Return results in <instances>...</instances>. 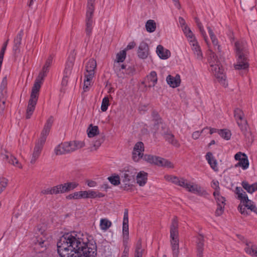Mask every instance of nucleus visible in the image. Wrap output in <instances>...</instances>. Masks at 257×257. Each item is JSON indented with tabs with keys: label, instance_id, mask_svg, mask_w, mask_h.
I'll list each match as a JSON object with an SVG mask.
<instances>
[{
	"label": "nucleus",
	"instance_id": "nucleus-1",
	"mask_svg": "<svg viewBox=\"0 0 257 257\" xmlns=\"http://www.w3.org/2000/svg\"><path fill=\"white\" fill-rule=\"evenodd\" d=\"M57 251L60 257H95L97 246L95 241H84L75 232L66 233L57 242Z\"/></svg>",
	"mask_w": 257,
	"mask_h": 257
},
{
	"label": "nucleus",
	"instance_id": "nucleus-2",
	"mask_svg": "<svg viewBox=\"0 0 257 257\" xmlns=\"http://www.w3.org/2000/svg\"><path fill=\"white\" fill-rule=\"evenodd\" d=\"M236 62L234 64L236 70H248L249 64V52L246 44L243 41H237L235 43Z\"/></svg>",
	"mask_w": 257,
	"mask_h": 257
},
{
	"label": "nucleus",
	"instance_id": "nucleus-3",
	"mask_svg": "<svg viewBox=\"0 0 257 257\" xmlns=\"http://www.w3.org/2000/svg\"><path fill=\"white\" fill-rule=\"evenodd\" d=\"M243 116L244 113L241 109L237 108L234 110V117L241 132L246 138V141H252V134L249 130L247 120L243 118Z\"/></svg>",
	"mask_w": 257,
	"mask_h": 257
},
{
	"label": "nucleus",
	"instance_id": "nucleus-4",
	"mask_svg": "<svg viewBox=\"0 0 257 257\" xmlns=\"http://www.w3.org/2000/svg\"><path fill=\"white\" fill-rule=\"evenodd\" d=\"M178 220L177 216H174L170 226V237L173 256L179 255Z\"/></svg>",
	"mask_w": 257,
	"mask_h": 257
},
{
	"label": "nucleus",
	"instance_id": "nucleus-5",
	"mask_svg": "<svg viewBox=\"0 0 257 257\" xmlns=\"http://www.w3.org/2000/svg\"><path fill=\"white\" fill-rule=\"evenodd\" d=\"M36 231L37 234H40L41 236L38 235L36 236V239L34 241L35 243L34 249L36 253H42L47 249V247L49 245V241L45 236V229L40 225H38Z\"/></svg>",
	"mask_w": 257,
	"mask_h": 257
},
{
	"label": "nucleus",
	"instance_id": "nucleus-6",
	"mask_svg": "<svg viewBox=\"0 0 257 257\" xmlns=\"http://www.w3.org/2000/svg\"><path fill=\"white\" fill-rule=\"evenodd\" d=\"M96 65V61L93 59H89L86 64V72L84 74L85 79L83 87L84 91H87L89 90V86L90 85L91 81L94 76Z\"/></svg>",
	"mask_w": 257,
	"mask_h": 257
},
{
	"label": "nucleus",
	"instance_id": "nucleus-7",
	"mask_svg": "<svg viewBox=\"0 0 257 257\" xmlns=\"http://www.w3.org/2000/svg\"><path fill=\"white\" fill-rule=\"evenodd\" d=\"M39 85H35V86H33L31 93L30 99L28 102L27 109L26 114V118L27 119H29L31 117L35 110L39 97Z\"/></svg>",
	"mask_w": 257,
	"mask_h": 257
},
{
	"label": "nucleus",
	"instance_id": "nucleus-8",
	"mask_svg": "<svg viewBox=\"0 0 257 257\" xmlns=\"http://www.w3.org/2000/svg\"><path fill=\"white\" fill-rule=\"evenodd\" d=\"M210 71L215 76L218 81L223 85H226V77L223 73V69L220 65V62L214 63L211 62Z\"/></svg>",
	"mask_w": 257,
	"mask_h": 257
},
{
	"label": "nucleus",
	"instance_id": "nucleus-9",
	"mask_svg": "<svg viewBox=\"0 0 257 257\" xmlns=\"http://www.w3.org/2000/svg\"><path fill=\"white\" fill-rule=\"evenodd\" d=\"M143 160L148 163L160 167H172V164L170 161L160 157L146 154L143 157Z\"/></svg>",
	"mask_w": 257,
	"mask_h": 257
},
{
	"label": "nucleus",
	"instance_id": "nucleus-10",
	"mask_svg": "<svg viewBox=\"0 0 257 257\" xmlns=\"http://www.w3.org/2000/svg\"><path fill=\"white\" fill-rule=\"evenodd\" d=\"M137 172L136 170L131 166L126 167L120 171L119 174L123 183H131L135 180Z\"/></svg>",
	"mask_w": 257,
	"mask_h": 257
},
{
	"label": "nucleus",
	"instance_id": "nucleus-11",
	"mask_svg": "<svg viewBox=\"0 0 257 257\" xmlns=\"http://www.w3.org/2000/svg\"><path fill=\"white\" fill-rule=\"evenodd\" d=\"M234 159L238 162L235 165V167H241L243 170H246L248 168L249 161L247 155L241 152L237 153L234 155Z\"/></svg>",
	"mask_w": 257,
	"mask_h": 257
},
{
	"label": "nucleus",
	"instance_id": "nucleus-12",
	"mask_svg": "<svg viewBox=\"0 0 257 257\" xmlns=\"http://www.w3.org/2000/svg\"><path fill=\"white\" fill-rule=\"evenodd\" d=\"M144 151V145L142 142H137L134 147L132 153V158L134 161L137 162L144 156L143 152Z\"/></svg>",
	"mask_w": 257,
	"mask_h": 257
},
{
	"label": "nucleus",
	"instance_id": "nucleus-13",
	"mask_svg": "<svg viewBox=\"0 0 257 257\" xmlns=\"http://www.w3.org/2000/svg\"><path fill=\"white\" fill-rule=\"evenodd\" d=\"M54 119L53 116H50L48 118L41 133V137L38 140L39 141H40L42 143H45L47 137L49 134L50 130L54 122Z\"/></svg>",
	"mask_w": 257,
	"mask_h": 257
},
{
	"label": "nucleus",
	"instance_id": "nucleus-14",
	"mask_svg": "<svg viewBox=\"0 0 257 257\" xmlns=\"http://www.w3.org/2000/svg\"><path fill=\"white\" fill-rule=\"evenodd\" d=\"M238 238L245 243L246 247L244 250L249 255L257 256V246L254 245L251 242L247 241L243 236L238 235Z\"/></svg>",
	"mask_w": 257,
	"mask_h": 257
},
{
	"label": "nucleus",
	"instance_id": "nucleus-15",
	"mask_svg": "<svg viewBox=\"0 0 257 257\" xmlns=\"http://www.w3.org/2000/svg\"><path fill=\"white\" fill-rule=\"evenodd\" d=\"M164 131H161L160 133L163 136L165 141L174 146L179 148L180 144L178 141L175 139L174 136L171 133L168 128H164Z\"/></svg>",
	"mask_w": 257,
	"mask_h": 257
},
{
	"label": "nucleus",
	"instance_id": "nucleus-16",
	"mask_svg": "<svg viewBox=\"0 0 257 257\" xmlns=\"http://www.w3.org/2000/svg\"><path fill=\"white\" fill-rule=\"evenodd\" d=\"M241 203H242L243 205H241L240 204L238 206V209L239 210V212L241 214H244L245 215H248L250 214V211H247L246 209V208H247V209L250 210V211H253V210L251 209V207H250V206H255L253 202L249 200L248 198V200L242 199L240 201Z\"/></svg>",
	"mask_w": 257,
	"mask_h": 257
},
{
	"label": "nucleus",
	"instance_id": "nucleus-17",
	"mask_svg": "<svg viewBox=\"0 0 257 257\" xmlns=\"http://www.w3.org/2000/svg\"><path fill=\"white\" fill-rule=\"evenodd\" d=\"M149 55V47L148 44L142 41L139 46L138 50V56L140 58L146 59Z\"/></svg>",
	"mask_w": 257,
	"mask_h": 257
},
{
	"label": "nucleus",
	"instance_id": "nucleus-18",
	"mask_svg": "<svg viewBox=\"0 0 257 257\" xmlns=\"http://www.w3.org/2000/svg\"><path fill=\"white\" fill-rule=\"evenodd\" d=\"M44 144L45 143H42L39 140L36 143L34 149V152L30 162L31 164H34L36 162V160L39 157Z\"/></svg>",
	"mask_w": 257,
	"mask_h": 257
},
{
	"label": "nucleus",
	"instance_id": "nucleus-19",
	"mask_svg": "<svg viewBox=\"0 0 257 257\" xmlns=\"http://www.w3.org/2000/svg\"><path fill=\"white\" fill-rule=\"evenodd\" d=\"M135 256L142 257L146 254L145 246L142 245V239L139 238L135 246Z\"/></svg>",
	"mask_w": 257,
	"mask_h": 257
},
{
	"label": "nucleus",
	"instance_id": "nucleus-20",
	"mask_svg": "<svg viewBox=\"0 0 257 257\" xmlns=\"http://www.w3.org/2000/svg\"><path fill=\"white\" fill-rule=\"evenodd\" d=\"M167 83L172 87L176 88L180 86L181 83L180 76L177 74L175 77L169 75L166 78Z\"/></svg>",
	"mask_w": 257,
	"mask_h": 257
},
{
	"label": "nucleus",
	"instance_id": "nucleus-21",
	"mask_svg": "<svg viewBox=\"0 0 257 257\" xmlns=\"http://www.w3.org/2000/svg\"><path fill=\"white\" fill-rule=\"evenodd\" d=\"M49 68L48 67L45 66H43L41 71L39 73L38 77L35 80V83L33 86L35 85H38L40 86V89L41 88V84L42 83V81L44 80V78L47 76Z\"/></svg>",
	"mask_w": 257,
	"mask_h": 257
},
{
	"label": "nucleus",
	"instance_id": "nucleus-22",
	"mask_svg": "<svg viewBox=\"0 0 257 257\" xmlns=\"http://www.w3.org/2000/svg\"><path fill=\"white\" fill-rule=\"evenodd\" d=\"M156 52L161 59H167L171 56L170 51L169 50L164 48L163 46L161 45L157 46Z\"/></svg>",
	"mask_w": 257,
	"mask_h": 257
},
{
	"label": "nucleus",
	"instance_id": "nucleus-23",
	"mask_svg": "<svg viewBox=\"0 0 257 257\" xmlns=\"http://www.w3.org/2000/svg\"><path fill=\"white\" fill-rule=\"evenodd\" d=\"M204 242V236L201 234H199L197 237L196 241L197 256L199 257H201L203 255Z\"/></svg>",
	"mask_w": 257,
	"mask_h": 257
},
{
	"label": "nucleus",
	"instance_id": "nucleus-24",
	"mask_svg": "<svg viewBox=\"0 0 257 257\" xmlns=\"http://www.w3.org/2000/svg\"><path fill=\"white\" fill-rule=\"evenodd\" d=\"M23 35V31L21 30L19 33L17 34L16 37L15 38L14 41V46L13 50L16 54L20 52V47L21 44V41L22 37Z\"/></svg>",
	"mask_w": 257,
	"mask_h": 257
},
{
	"label": "nucleus",
	"instance_id": "nucleus-25",
	"mask_svg": "<svg viewBox=\"0 0 257 257\" xmlns=\"http://www.w3.org/2000/svg\"><path fill=\"white\" fill-rule=\"evenodd\" d=\"M205 157L211 168L214 171L217 172L218 171V168L217 167V162L216 160L213 157L212 153L208 152L206 154Z\"/></svg>",
	"mask_w": 257,
	"mask_h": 257
},
{
	"label": "nucleus",
	"instance_id": "nucleus-26",
	"mask_svg": "<svg viewBox=\"0 0 257 257\" xmlns=\"http://www.w3.org/2000/svg\"><path fill=\"white\" fill-rule=\"evenodd\" d=\"M137 182L141 186H144L148 180V173L141 171L137 175Z\"/></svg>",
	"mask_w": 257,
	"mask_h": 257
},
{
	"label": "nucleus",
	"instance_id": "nucleus-27",
	"mask_svg": "<svg viewBox=\"0 0 257 257\" xmlns=\"http://www.w3.org/2000/svg\"><path fill=\"white\" fill-rule=\"evenodd\" d=\"M242 187L249 193L252 194L257 191V182L250 185L247 181H243L241 182Z\"/></svg>",
	"mask_w": 257,
	"mask_h": 257
},
{
	"label": "nucleus",
	"instance_id": "nucleus-28",
	"mask_svg": "<svg viewBox=\"0 0 257 257\" xmlns=\"http://www.w3.org/2000/svg\"><path fill=\"white\" fill-rule=\"evenodd\" d=\"M147 79L149 83L148 85L149 87L155 86L158 81L157 73L154 71H152L150 74L147 76Z\"/></svg>",
	"mask_w": 257,
	"mask_h": 257
},
{
	"label": "nucleus",
	"instance_id": "nucleus-29",
	"mask_svg": "<svg viewBox=\"0 0 257 257\" xmlns=\"http://www.w3.org/2000/svg\"><path fill=\"white\" fill-rule=\"evenodd\" d=\"M4 159L7 161L9 163L12 164L15 166H17L20 168H22L21 165L20 164L19 161L14 156L11 154L5 155Z\"/></svg>",
	"mask_w": 257,
	"mask_h": 257
},
{
	"label": "nucleus",
	"instance_id": "nucleus-30",
	"mask_svg": "<svg viewBox=\"0 0 257 257\" xmlns=\"http://www.w3.org/2000/svg\"><path fill=\"white\" fill-rule=\"evenodd\" d=\"M254 0H240V5L243 11L251 10L254 7Z\"/></svg>",
	"mask_w": 257,
	"mask_h": 257
},
{
	"label": "nucleus",
	"instance_id": "nucleus-31",
	"mask_svg": "<svg viewBox=\"0 0 257 257\" xmlns=\"http://www.w3.org/2000/svg\"><path fill=\"white\" fill-rule=\"evenodd\" d=\"M235 193L237 195V199L240 201L242 199L248 200L247 195L241 187H236L235 189Z\"/></svg>",
	"mask_w": 257,
	"mask_h": 257
},
{
	"label": "nucleus",
	"instance_id": "nucleus-32",
	"mask_svg": "<svg viewBox=\"0 0 257 257\" xmlns=\"http://www.w3.org/2000/svg\"><path fill=\"white\" fill-rule=\"evenodd\" d=\"M73 60H68L65 65L64 70V75L69 77L71 75V71L73 67Z\"/></svg>",
	"mask_w": 257,
	"mask_h": 257
},
{
	"label": "nucleus",
	"instance_id": "nucleus-33",
	"mask_svg": "<svg viewBox=\"0 0 257 257\" xmlns=\"http://www.w3.org/2000/svg\"><path fill=\"white\" fill-rule=\"evenodd\" d=\"M99 134L98 127L96 125L93 126L90 124L87 129V135L88 137L92 138Z\"/></svg>",
	"mask_w": 257,
	"mask_h": 257
},
{
	"label": "nucleus",
	"instance_id": "nucleus-34",
	"mask_svg": "<svg viewBox=\"0 0 257 257\" xmlns=\"http://www.w3.org/2000/svg\"><path fill=\"white\" fill-rule=\"evenodd\" d=\"M94 11V5H87V12L85 21H93L92 17Z\"/></svg>",
	"mask_w": 257,
	"mask_h": 257
},
{
	"label": "nucleus",
	"instance_id": "nucleus-35",
	"mask_svg": "<svg viewBox=\"0 0 257 257\" xmlns=\"http://www.w3.org/2000/svg\"><path fill=\"white\" fill-rule=\"evenodd\" d=\"M146 28L149 33L154 32L156 30V24L154 20H149L146 24Z\"/></svg>",
	"mask_w": 257,
	"mask_h": 257
},
{
	"label": "nucleus",
	"instance_id": "nucleus-36",
	"mask_svg": "<svg viewBox=\"0 0 257 257\" xmlns=\"http://www.w3.org/2000/svg\"><path fill=\"white\" fill-rule=\"evenodd\" d=\"M218 134L226 140H230L231 136V132L227 129H222L218 131Z\"/></svg>",
	"mask_w": 257,
	"mask_h": 257
},
{
	"label": "nucleus",
	"instance_id": "nucleus-37",
	"mask_svg": "<svg viewBox=\"0 0 257 257\" xmlns=\"http://www.w3.org/2000/svg\"><path fill=\"white\" fill-rule=\"evenodd\" d=\"M116 67L115 71L117 73V76L119 78H123L125 77L124 72L123 71L124 70L125 71L126 68V65L125 64H121L120 66Z\"/></svg>",
	"mask_w": 257,
	"mask_h": 257
},
{
	"label": "nucleus",
	"instance_id": "nucleus-38",
	"mask_svg": "<svg viewBox=\"0 0 257 257\" xmlns=\"http://www.w3.org/2000/svg\"><path fill=\"white\" fill-rule=\"evenodd\" d=\"M54 151L56 155H61L67 154L66 150L64 146V143L58 145L55 148Z\"/></svg>",
	"mask_w": 257,
	"mask_h": 257
},
{
	"label": "nucleus",
	"instance_id": "nucleus-39",
	"mask_svg": "<svg viewBox=\"0 0 257 257\" xmlns=\"http://www.w3.org/2000/svg\"><path fill=\"white\" fill-rule=\"evenodd\" d=\"M104 139L103 137H101L98 140H96L92 147L90 148V151L93 152L96 151L98 148L101 146V144L104 142Z\"/></svg>",
	"mask_w": 257,
	"mask_h": 257
},
{
	"label": "nucleus",
	"instance_id": "nucleus-40",
	"mask_svg": "<svg viewBox=\"0 0 257 257\" xmlns=\"http://www.w3.org/2000/svg\"><path fill=\"white\" fill-rule=\"evenodd\" d=\"M111 225V222L107 219H101L100 220V226L101 229L106 230Z\"/></svg>",
	"mask_w": 257,
	"mask_h": 257
},
{
	"label": "nucleus",
	"instance_id": "nucleus-41",
	"mask_svg": "<svg viewBox=\"0 0 257 257\" xmlns=\"http://www.w3.org/2000/svg\"><path fill=\"white\" fill-rule=\"evenodd\" d=\"M126 57V51L123 50L120 51L116 55V63H119L124 61Z\"/></svg>",
	"mask_w": 257,
	"mask_h": 257
},
{
	"label": "nucleus",
	"instance_id": "nucleus-42",
	"mask_svg": "<svg viewBox=\"0 0 257 257\" xmlns=\"http://www.w3.org/2000/svg\"><path fill=\"white\" fill-rule=\"evenodd\" d=\"M86 22V28L85 32L87 36L90 37L91 34L92 30V25H93V21H85Z\"/></svg>",
	"mask_w": 257,
	"mask_h": 257
},
{
	"label": "nucleus",
	"instance_id": "nucleus-43",
	"mask_svg": "<svg viewBox=\"0 0 257 257\" xmlns=\"http://www.w3.org/2000/svg\"><path fill=\"white\" fill-rule=\"evenodd\" d=\"M109 105V98L108 97H104L102 101L101 105V110L103 112H105L107 110L108 106Z\"/></svg>",
	"mask_w": 257,
	"mask_h": 257
},
{
	"label": "nucleus",
	"instance_id": "nucleus-44",
	"mask_svg": "<svg viewBox=\"0 0 257 257\" xmlns=\"http://www.w3.org/2000/svg\"><path fill=\"white\" fill-rule=\"evenodd\" d=\"M108 180L113 185L117 186L120 184V176L118 175L109 177Z\"/></svg>",
	"mask_w": 257,
	"mask_h": 257
},
{
	"label": "nucleus",
	"instance_id": "nucleus-45",
	"mask_svg": "<svg viewBox=\"0 0 257 257\" xmlns=\"http://www.w3.org/2000/svg\"><path fill=\"white\" fill-rule=\"evenodd\" d=\"M64 146L66 150L67 154L75 151L74 147H73L72 141L69 142H64Z\"/></svg>",
	"mask_w": 257,
	"mask_h": 257
},
{
	"label": "nucleus",
	"instance_id": "nucleus-46",
	"mask_svg": "<svg viewBox=\"0 0 257 257\" xmlns=\"http://www.w3.org/2000/svg\"><path fill=\"white\" fill-rule=\"evenodd\" d=\"M7 85V78L6 77H5L1 83V86H0V91L2 95H4V94L6 93V87Z\"/></svg>",
	"mask_w": 257,
	"mask_h": 257
},
{
	"label": "nucleus",
	"instance_id": "nucleus-47",
	"mask_svg": "<svg viewBox=\"0 0 257 257\" xmlns=\"http://www.w3.org/2000/svg\"><path fill=\"white\" fill-rule=\"evenodd\" d=\"M65 185L67 192L74 189L78 185V184L75 182H67L65 183Z\"/></svg>",
	"mask_w": 257,
	"mask_h": 257
},
{
	"label": "nucleus",
	"instance_id": "nucleus-48",
	"mask_svg": "<svg viewBox=\"0 0 257 257\" xmlns=\"http://www.w3.org/2000/svg\"><path fill=\"white\" fill-rule=\"evenodd\" d=\"M208 61L209 64H211V61L214 62V63H218L219 62L216 54L212 51L210 52L209 55Z\"/></svg>",
	"mask_w": 257,
	"mask_h": 257
},
{
	"label": "nucleus",
	"instance_id": "nucleus-49",
	"mask_svg": "<svg viewBox=\"0 0 257 257\" xmlns=\"http://www.w3.org/2000/svg\"><path fill=\"white\" fill-rule=\"evenodd\" d=\"M73 147H74L75 150L80 149L84 147L85 143L82 141H72Z\"/></svg>",
	"mask_w": 257,
	"mask_h": 257
},
{
	"label": "nucleus",
	"instance_id": "nucleus-50",
	"mask_svg": "<svg viewBox=\"0 0 257 257\" xmlns=\"http://www.w3.org/2000/svg\"><path fill=\"white\" fill-rule=\"evenodd\" d=\"M56 186L57 188H58L57 190L58 194H63L65 192H67V189L66 188L65 183L59 184L56 185Z\"/></svg>",
	"mask_w": 257,
	"mask_h": 257
},
{
	"label": "nucleus",
	"instance_id": "nucleus-51",
	"mask_svg": "<svg viewBox=\"0 0 257 257\" xmlns=\"http://www.w3.org/2000/svg\"><path fill=\"white\" fill-rule=\"evenodd\" d=\"M8 184L7 180L5 178H0V194L6 188Z\"/></svg>",
	"mask_w": 257,
	"mask_h": 257
},
{
	"label": "nucleus",
	"instance_id": "nucleus-52",
	"mask_svg": "<svg viewBox=\"0 0 257 257\" xmlns=\"http://www.w3.org/2000/svg\"><path fill=\"white\" fill-rule=\"evenodd\" d=\"M128 225V209H125L123 219V226Z\"/></svg>",
	"mask_w": 257,
	"mask_h": 257
},
{
	"label": "nucleus",
	"instance_id": "nucleus-53",
	"mask_svg": "<svg viewBox=\"0 0 257 257\" xmlns=\"http://www.w3.org/2000/svg\"><path fill=\"white\" fill-rule=\"evenodd\" d=\"M136 71V69L133 66H129L125 70V71H124L125 74L128 75H133L135 73Z\"/></svg>",
	"mask_w": 257,
	"mask_h": 257
},
{
	"label": "nucleus",
	"instance_id": "nucleus-54",
	"mask_svg": "<svg viewBox=\"0 0 257 257\" xmlns=\"http://www.w3.org/2000/svg\"><path fill=\"white\" fill-rule=\"evenodd\" d=\"M198 28L199 29V30H200V32L201 34V35H202V36L204 38V40L207 42V36L206 35V33H205V32L203 28V26L201 24V23H198V24L197 25Z\"/></svg>",
	"mask_w": 257,
	"mask_h": 257
},
{
	"label": "nucleus",
	"instance_id": "nucleus-55",
	"mask_svg": "<svg viewBox=\"0 0 257 257\" xmlns=\"http://www.w3.org/2000/svg\"><path fill=\"white\" fill-rule=\"evenodd\" d=\"M194 193L197 194L199 195H203L206 194V191L203 190L200 186H198L195 189Z\"/></svg>",
	"mask_w": 257,
	"mask_h": 257
},
{
	"label": "nucleus",
	"instance_id": "nucleus-56",
	"mask_svg": "<svg viewBox=\"0 0 257 257\" xmlns=\"http://www.w3.org/2000/svg\"><path fill=\"white\" fill-rule=\"evenodd\" d=\"M190 42L192 43V49L193 51V53L196 52L198 49H200L199 46L198 45V43L196 41H193L192 40H190Z\"/></svg>",
	"mask_w": 257,
	"mask_h": 257
},
{
	"label": "nucleus",
	"instance_id": "nucleus-57",
	"mask_svg": "<svg viewBox=\"0 0 257 257\" xmlns=\"http://www.w3.org/2000/svg\"><path fill=\"white\" fill-rule=\"evenodd\" d=\"M178 185L183 187L186 189L188 188L189 183H188L186 180L183 178H181L179 182Z\"/></svg>",
	"mask_w": 257,
	"mask_h": 257
},
{
	"label": "nucleus",
	"instance_id": "nucleus-58",
	"mask_svg": "<svg viewBox=\"0 0 257 257\" xmlns=\"http://www.w3.org/2000/svg\"><path fill=\"white\" fill-rule=\"evenodd\" d=\"M53 63V57L50 55L46 60L44 66L50 68Z\"/></svg>",
	"mask_w": 257,
	"mask_h": 257
},
{
	"label": "nucleus",
	"instance_id": "nucleus-59",
	"mask_svg": "<svg viewBox=\"0 0 257 257\" xmlns=\"http://www.w3.org/2000/svg\"><path fill=\"white\" fill-rule=\"evenodd\" d=\"M215 199L216 200V201H217V205H219V204H223L225 205V202L226 201L225 200V198L221 196H219V197H217V198H215Z\"/></svg>",
	"mask_w": 257,
	"mask_h": 257
},
{
	"label": "nucleus",
	"instance_id": "nucleus-60",
	"mask_svg": "<svg viewBox=\"0 0 257 257\" xmlns=\"http://www.w3.org/2000/svg\"><path fill=\"white\" fill-rule=\"evenodd\" d=\"M195 57L198 60H201L203 58L202 53L200 49H198L194 53Z\"/></svg>",
	"mask_w": 257,
	"mask_h": 257
},
{
	"label": "nucleus",
	"instance_id": "nucleus-61",
	"mask_svg": "<svg viewBox=\"0 0 257 257\" xmlns=\"http://www.w3.org/2000/svg\"><path fill=\"white\" fill-rule=\"evenodd\" d=\"M197 186L198 185L196 184L191 185L190 184H189L188 188H187V189L188 190V191L194 193Z\"/></svg>",
	"mask_w": 257,
	"mask_h": 257
},
{
	"label": "nucleus",
	"instance_id": "nucleus-62",
	"mask_svg": "<svg viewBox=\"0 0 257 257\" xmlns=\"http://www.w3.org/2000/svg\"><path fill=\"white\" fill-rule=\"evenodd\" d=\"M132 187H133V185H132L131 184V183L125 182V183H124V185L122 187L123 188V189L124 190L128 191V190H132Z\"/></svg>",
	"mask_w": 257,
	"mask_h": 257
},
{
	"label": "nucleus",
	"instance_id": "nucleus-63",
	"mask_svg": "<svg viewBox=\"0 0 257 257\" xmlns=\"http://www.w3.org/2000/svg\"><path fill=\"white\" fill-rule=\"evenodd\" d=\"M136 45V43L134 41L131 42L126 46L124 50L127 51L128 50H131L133 49Z\"/></svg>",
	"mask_w": 257,
	"mask_h": 257
},
{
	"label": "nucleus",
	"instance_id": "nucleus-64",
	"mask_svg": "<svg viewBox=\"0 0 257 257\" xmlns=\"http://www.w3.org/2000/svg\"><path fill=\"white\" fill-rule=\"evenodd\" d=\"M204 130V129H203L201 132H200L199 131H196V132H193L192 135V137L193 138V139H194L195 140L197 139L200 136L201 133L203 132Z\"/></svg>",
	"mask_w": 257,
	"mask_h": 257
}]
</instances>
